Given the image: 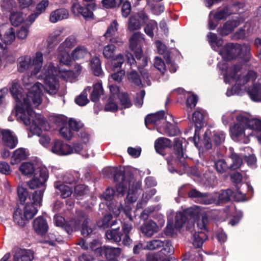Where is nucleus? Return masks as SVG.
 <instances>
[{
  "mask_svg": "<svg viewBox=\"0 0 261 261\" xmlns=\"http://www.w3.org/2000/svg\"><path fill=\"white\" fill-rule=\"evenodd\" d=\"M31 57L28 56L21 57L18 59V70L20 72H23L31 68Z\"/></svg>",
  "mask_w": 261,
  "mask_h": 261,
  "instance_id": "obj_30",
  "label": "nucleus"
},
{
  "mask_svg": "<svg viewBox=\"0 0 261 261\" xmlns=\"http://www.w3.org/2000/svg\"><path fill=\"white\" fill-rule=\"evenodd\" d=\"M147 5L149 6L150 10L154 15H159L164 11L165 8L163 5H158L154 6L152 4H150L149 2L147 3Z\"/></svg>",
  "mask_w": 261,
  "mask_h": 261,
  "instance_id": "obj_58",
  "label": "nucleus"
},
{
  "mask_svg": "<svg viewBox=\"0 0 261 261\" xmlns=\"http://www.w3.org/2000/svg\"><path fill=\"white\" fill-rule=\"evenodd\" d=\"M241 45L239 44L230 43L224 46L219 54L222 58L226 61H230L238 57L242 52Z\"/></svg>",
  "mask_w": 261,
  "mask_h": 261,
  "instance_id": "obj_11",
  "label": "nucleus"
},
{
  "mask_svg": "<svg viewBox=\"0 0 261 261\" xmlns=\"http://www.w3.org/2000/svg\"><path fill=\"white\" fill-rule=\"evenodd\" d=\"M165 245L164 241L160 240H153L146 242V245L144 247L145 250H153L159 249Z\"/></svg>",
  "mask_w": 261,
  "mask_h": 261,
  "instance_id": "obj_41",
  "label": "nucleus"
},
{
  "mask_svg": "<svg viewBox=\"0 0 261 261\" xmlns=\"http://www.w3.org/2000/svg\"><path fill=\"white\" fill-rule=\"evenodd\" d=\"M237 122L230 127L232 135L239 137L243 133L245 128V118L243 115H238L237 117Z\"/></svg>",
  "mask_w": 261,
  "mask_h": 261,
  "instance_id": "obj_23",
  "label": "nucleus"
},
{
  "mask_svg": "<svg viewBox=\"0 0 261 261\" xmlns=\"http://www.w3.org/2000/svg\"><path fill=\"white\" fill-rule=\"evenodd\" d=\"M232 193L233 192L230 189L222 191L219 194V200L222 202L228 201L230 199Z\"/></svg>",
  "mask_w": 261,
  "mask_h": 261,
  "instance_id": "obj_60",
  "label": "nucleus"
},
{
  "mask_svg": "<svg viewBox=\"0 0 261 261\" xmlns=\"http://www.w3.org/2000/svg\"><path fill=\"white\" fill-rule=\"evenodd\" d=\"M48 178V172L45 168H40L39 173H36L34 177L27 182V185L31 189L41 188Z\"/></svg>",
  "mask_w": 261,
  "mask_h": 261,
  "instance_id": "obj_13",
  "label": "nucleus"
},
{
  "mask_svg": "<svg viewBox=\"0 0 261 261\" xmlns=\"http://www.w3.org/2000/svg\"><path fill=\"white\" fill-rule=\"evenodd\" d=\"M113 170L115 172L114 180L119 182L116 186L117 192L123 195L128 187L127 200L130 203L136 201L140 191L141 183L136 181L131 175H124L120 171Z\"/></svg>",
  "mask_w": 261,
  "mask_h": 261,
  "instance_id": "obj_3",
  "label": "nucleus"
},
{
  "mask_svg": "<svg viewBox=\"0 0 261 261\" xmlns=\"http://www.w3.org/2000/svg\"><path fill=\"white\" fill-rule=\"evenodd\" d=\"M123 0H102V4L106 8H113L119 6Z\"/></svg>",
  "mask_w": 261,
  "mask_h": 261,
  "instance_id": "obj_56",
  "label": "nucleus"
},
{
  "mask_svg": "<svg viewBox=\"0 0 261 261\" xmlns=\"http://www.w3.org/2000/svg\"><path fill=\"white\" fill-rule=\"evenodd\" d=\"M43 86L36 83L31 87L28 94L22 93V89L18 83L14 82L10 89L11 93L17 103L16 115L26 125H30V130L34 134L40 135L41 129L48 130L50 126L43 116L31 111V107H37L42 102Z\"/></svg>",
  "mask_w": 261,
  "mask_h": 261,
  "instance_id": "obj_1",
  "label": "nucleus"
},
{
  "mask_svg": "<svg viewBox=\"0 0 261 261\" xmlns=\"http://www.w3.org/2000/svg\"><path fill=\"white\" fill-rule=\"evenodd\" d=\"M31 75L34 76L37 79H43L44 74L43 72V68L40 72L42 66L43 58V54L40 51H37L31 57Z\"/></svg>",
  "mask_w": 261,
  "mask_h": 261,
  "instance_id": "obj_10",
  "label": "nucleus"
},
{
  "mask_svg": "<svg viewBox=\"0 0 261 261\" xmlns=\"http://www.w3.org/2000/svg\"><path fill=\"white\" fill-rule=\"evenodd\" d=\"M0 133L4 145L10 149H13L16 146L18 139L13 132L9 129H2Z\"/></svg>",
  "mask_w": 261,
  "mask_h": 261,
  "instance_id": "obj_15",
  "label": "nucleus"
},
{
  "mask_svg": "<svg viewBox=\"0 0 261 261\" xmlns=\"http://www.w3.org/2000/svg\"><path fill=\"white\" fill-rule=\"evenodd\" d=\"M247 151L249 155H246V163L247 165L251 168H255L256 166V158L254 154L252 153V149L251 148L246 147V152Z\"/></svg>",
  "mask_w": 261,
  "mask_h": 261,
  "instance_id": "obj_44",
  "label": "nucleus"
},
{
  "mask_svg": "<svg viewBox=\"0 0 261 261\" xmlns=\"http://www.w3.org/2000/svg\"><path fill=\"white\" fill-rule=\"evenodd\" d=\"M188 196L195 199L196 202L203 204H212L216 201L215 198L210 194L202 193L195 189L188 192Z\"/></svg>",
  "mask_w": 261,
  "mask_h": 261,
  "instance_id": "obj_14",
  "label": "nucleus"
},
{
  "mask_svg": "<svg viewBox=\"0 0 261 261\" xmlns=\"http://www.w3.org/2000/svg\"><path fill=\"white\" fill-rule=\"evenodd\" d=\"M21 173L24 175H29L34 172V166L33 164L26 162L22 163L19 168Z\"/></svg>",
  "mask_w": 261,
  "mask_h": 261,
  "instance_id": "obj_48",
  "label": "nucleus"
},
{
  "mask_svg": "<svg viewBox=\"0 0 261 261\" xmlns=\"http://www.w3.org/2000/svg\"><path fill=\"white\" fill-rule=\"evenodd\" d=\"M230 14L227 8H225L217 11L214 14V18L217 20H221L225 18Z\"/></svg>",
  "mask_w": 261,
  "mask_h": 261,
  "instance_id": "obj_59",
  "label": "nucleus"
},
{
  "mask_svg": "<svg viewBox=\"0 0 261 261\" xmlns=\"http://www.w3.org/2000/svg\"><path fill=\"white\" fill-rule=\"evenodd\" d=\"M68 17V12L66 9H60L53 12L50 15V21L55 23L58 21L66 19Z\"/></svg>",
  "mask_w": 261,
  "mask_h": 261,
  "instance_id": "obj_28",
  "label": "nucleus"
},
{
  "mask_svg": "<svg viewBox=\"0 0 261 261\" xmlns=\"http://www.w3.org/2000/svg\"><path fill=\"white\" fill-rule=\"evenodd\" d=\"M247 94L251 100L255 102H261V84L256 83L249 87Z\"/></svg>",
  "mask_w": 261,
  "mask_h": 261,
  "instance_id": "obj_24",
  "label": "nucleus"
},
{
  "mask_svg": "<svg viewBox=\"0 0 261 261\" xmlns=\"http://www.w3.org/2000/svg\"><path fill=\"white\" fill-rule=\"evenodd\" d=\"M215 168L217 172L220 173H223L229 169V166L224 160H219L216 162Z\"/></svg>",
  "mask_w": 261,
  "mask_h": 261,
  "instance_id": "obj_53",
  "label": "nucleus"
},
{
  "mask_svg": "<svg viewBox=\"0 0 261 261\" xmlns=\"http://www.w3.org/2000/svg\"><path fill=\"white\" fill-rule=\"evenodd\" d=\"M127 77L129 81L133 82L136 85L140 86L142 84L139 75L135 70L132 71L128 73Z\"/></svg>",
  "mask_w": 261,
  "mask_h": 261,
  "instance_id": "obj_55",
  "label": "nucleus"
},
{
  "mask_svg": "<svg viewBox=\"0 0 261 261\" xmlns=\"http://www.w3.org/2000/svg\"><path fill=\"white\" fill-rule=\"evenodd\" d=\"M118 23L117 20H113L108 27L107 30L105 34L106 38L112 37L115 36L117 32L118 29Z\"/></svg>",
  "mask_w": 261,
  "mask_h": 261,
  "instance_id": "obj_49",
  "label": "nucleus"
},
{
  "mask_svg": "<svg viewBox=\"0 0 261 261\" xmlns=\"http://www.w3.org/2000/svg\"><path fill=\"white\" fill-rule=\"evenodd\" d=\"M96 253L100 255H104L108 259L111 260L120 255L121 249L119 247L103 246L96 249Z\"/></svg>",
  "mask_w": 261,
  "mask_h": 261,
  "instance_id": "obj_17",
  "label": "nucleus"
},
{
  "mask_svg": "<svg viewBox=\"0 0 261 261\" xmlns=\"http://www.w3.org/2000/svg\"><path fill=\"white\" fill-rule=\"evenodd\" d=\"M27 153L25 149L23 148H19L15 150L11 158L10 163L11 165H16L24 160L27 158Z\"/></svg>",
  "mask_w": 261,
  "mask_h": 261,
  "instance_id": "obj_25",
  "label": "nucleus"
},
{
  "mask_svg": "<svg viewBox=\"0 0 261 261\" xmlns=\"http://www.w3.org/2000/svg\"><path fill=\"white\" fill-rule=\"evenodd\" d=\"M121 236L116 229L109 230L106 233V236L108 240L115 242H119L121 241Z\"/></svg>",
  "mask_w": 261,
  "mask_h": 261,
  "instance_id": "obj_47",
  "label": "nucleus"
},
{
  "mask_svg": "<svg viewBox=\"0 0 261 261\" xmlns=\"http://www.w3.org/2000/svg\"><path fill=\"white\" fill-rule=\"evenodd\" d=\"M141 230L146 237H151L159 231L160 228L156 223L151 220H149L143 224L141 227Z\"/></svg>",
  "mask_w": 261,
  "mask_h": 261,
  "instance_id": "obj_19",
  "label": "nucleus"
},
{
  "mask_svg": "<svg viewBox=\"0 0 261 261\" xmlns=\"http://www.w3.org/2000/svg\"><path fill=\"white\" fill-rule=\"evenodd\" d=\"M90 55L89 51L83 46H78L71 53V56L74 60L88 58Z\"/></svg>",
  "mask_w": 261,
  "mask_h": 261,
  "instance_id": "obj_26",
  "label": "nucleus"
},
{
  "mask_svg": "<svg viewBox=\"0 0 261 261\" xmlns=\"http://www.w3.org/2000/svg\"><path fill=\"white\" fill-rule=\"evenodd\" d=\"M120 105L122 108H128L132 105L128 95L126 93H121L119 94Z\"/></svg>",
  "mask_w": 261,
  "mask_h": 261,
  "instance_id": "obj_51",
  "label": "nucleus"
},
{
  "mask_svg": "<svg viewBox=\"0 0 261 261\" xmlns=\"http://www.w3.org/2000/svg\"><path fill=\"white\" fill-rule=\"evenodd\" d=\"M94 5L89 4L86 7H82L79 4H74L72 7V10L75 14H81L85 18H91L93 14L92 10Z\"/></svg>",
  "mask_w": 261,
  "mask_h": 261,
  "instance_id": "obj_20",
  "label": "nucleus"
},
{
  "mask_svg": "<svg viewBox=\"0 0 261 261\" xmlns=\"http://www.w3.org/2000/svg\"><path fill=\"white\" fill-rule=\"evenodd\" d=\"M164 112L163 111L149 114L145 118V122L146 124L147 123L158 124L161 120L164 119Z\"/></svg>",
  "mask_w": 261,
  "mask_h": 261,
  "instance_id": "obj_35",
  "label": "nucleus"
},
{
  "mask_svg": "<svg viewBox=\"0 0 261 261\" xmlns=\"http://www.w3.org/2000/svg\"><path fill=\"white\" fill-rule=\"evenodd\" d=\"M154 60V67L162 73H164L166 71V67L164 61L161 58L158 57H155Z\"/></svg>",
  "mask_w": 261,
  "mask_h": 261,
  "instance_id": "obj_63",
  "label": "nucleus"
},
{
  "mask_svg": "<svg viewBox=\"0 0 261 261\" xmlns=\"http://www.w3.org/2000/svg\"><path fill=\"white\" fill-rule=\"evenodd\" d=\"M33 227L34 231L40 235L45 234L48 228L46 221L42 217H38L34 220Z\"/></svg>",
  "mask_w": 261,
  "mask_h": 261,
  "instance_id": "obj_21",
  "label": "nucleus"
},
{
  "mask_svg": "<svg viewBox=\"0 0 261 261\" xmlns=\"http://www.w3.org/2000/svg\"><path fill=\"white\" fill-rule=\"evenodd\" d=\"M51 151L61 155H66L73 153V149L71 146L59 140L53 142Z\"/></svg>",
  "mask_w": 261,
  "mask_h": 261,
  "instance_id": "obj_16",
  "label": "nucleus"
},
{
  "mask_svg": "<svg viewBox=\"0 0 261 261\" xmlns=\"http://www.w3.org/2000/svg\"><path fill=\"white\" fill-rule=\"evenodd\" d=\"M103 89L102 88V82L99 81L93 86V91L91 94V100L93 101H96L99 100L100 96L103 94Z\"/></svg>",
  "mask_w": 261,
  "mask_h": 261,
  "instance_id": "obj_31",
  "label": "nucleus"
},
{
  "mask_svg": "<svg viewBox=\"0 0 261 261\" xmlns=\"http://www.w3.org/2000/svg\"><path fill=\"white\" fill-rule=\"evenodd\" d=\"M115 98H113L112 96L109 98V101L106 105L105 110L106 111L115 112L118 110V106L116 102L114 101Z\"/></svg>",
  "mask_w": 261,
  "mask_h": 261,
  "instance_id": "obj_57",
  "label": "nucleus"
},
{
  "mask_svg": "<svg viewBox=\"0 0 261 261\" xmlns=\"http://www.w3.org/2000/svg\"><path fill=\"white\" fill-rule=\"evenodd\" d=\"M62 50V51H61L59 48H58V59L60 63L65 65H69L71 62V59L69 53V51L63 49Z\"/></svg>",
  "mask_w": 261,
  "mask_h": 261,
  "instance_id": "obj_37",
  "label": "nucleus"
},
{
  "mask_svg": "<svg viewBox=\"0 0 261 261\" xmlns=\"http://www.w3.org/2000/svg\"><path fill=\"white\" fill-rule=\"evenodd\" d=\"M229 159L231 163L228 166L229 169L231 170L238 169L243 165L242 158L235 152H231Z\"/></svg>",
  "mask_w": 261,
  "mask_h": 261,
  "instance_id": "obj_32",
  "label": "nucleus"
},
{
  "mask_svg": "<svg viewBox=\"0 0 261 261\" xmlns=\"http://www.w3.org/2000/svg\"><path fill=\"white\" fill-rule=\"evenodd\" d=\"M61 33L59 31L52 33L48 37L47 41L49 44H58L61 41L62 38L60 37Z\"/></svg>",
  "mask_w": 261,
  "mask_h": 261,
  "instance_id": "obj_64",
  "label": "nucleus"
},
{
  "mask_svg": "<svg viewBox=\"0 0 261 261\" xmlns=\"http://www.w3.org/2000/svg\"><path fill=\"white\" fill-rule=\"evenodd\" d=\"M144 36L141 32L134 33L129 38V48L135 54L137 60H141L144 65H147V59L142 56V44L145 42Z\"/></svg>",
  "mask_w": 261,
  "mask_h": 261,
  "instance_id": "obj_5",
  "label": "nucleus"
},
{
  "mask_svg": "<svg viewBox=\"0 0 261 261\" xmlns=\"http://www.w3.org/2000/svg\"><path fill=\"white\" fill-rule=\"evenodd\" d=\"M91 90L90 87H87L82 93L75 100V102L81 106H85L88 102L87 98V92H89Z\"/></svg>",
  "mask_w": 261,
  "mask_h": 261,
  "instance_id": "obj_45",
  "label": "nucleus"
},
{
  "mask_svg": "<svg viewBox=\"0 0 261 261\" xmlns=\"http://www.w3.org/2000/svg\"><path fill=\"white\" fill-rule=\"evenodd\" d=\"M125 56L127 60V62L130 65H132L134 64L135 63L138 64V68L139 70V71L142 76V77L144 79V80L146 81L147 84L148 85H150L151 84L150 81V73L149 71L143 68H141V66H144L146 65H144L143 63V62L142 61H136L134 58L133 57V55L128 53L126 52L125 54Z\"/></svg>",
  "mask_w": 261,
  "mask_h": 261,
  "instance_id": "obj_18",
  "label": "nucleus"
},
{
  "mask_svg": "<svg viewBox=\"0 0 261 261\" xmlns=\"http://www.w3.org/2000/svg\"><path fill=\"white\" fill-rule=\"evenodd\" d=\"M124 61V58L122 55H117L112 62V66L114 70L121 67Z\"/></svg>",
  "mask_w": 261,
  "mask_h": 261,
  "instance_id": "obj_61",
  "label": "nucleus"
},
{
  "mask_svg": "<svg viewBox=\"0 0 261 261\" xmlns=\"http://www.w3.org/2000/svg\"><path fill=\"white\" fill-rule=\"evenodd\" d=\"M172 144L171 141L166 138H160L157 139L154 143V148L156 151L160 153L163 149L166 148H170Z\"/></svg>",
  "mask_w": 261,
  "mask_h": 261,
  "instance_id": "obj_34",
  "label": "nucleus"
},
{
  "mask_svg": "<svg viewBox=\"0 0 261 261\" xmlns=\"http://www.w3.org/2000/svg\"><path fill=\"white\" fill-rule=\"evenodd\" d=\"M195 217L191 208H189L183 213H178L175 216V228L180 229L186 226L188 230H190L194 226Z\"/></svg>",
  "mask_w": 261,
  "mask_h": 261,
  "instance_id": "obj_6",
  "label": "nucleus"
},
{
  "mask_svg": "<svg viewBox=\"0 0 261 261\" xmlns=\"http://www.w3.org/2000/svg\"><path fill=\"white\" fill-rule=\"evenodd\" d=\"M175 154L178 159L177 165L180 167H182L183 170H186L187 166L186 162L187 157L184 156L181 145H180V147L176 151Z\"/></svg>",
  "mask_w": 261,
  "mask_h": 261,
  "instance_id": "obj_43",
  "label": "nucleus"
},
{
  "mask_svg": "<svg viewBox=\"0 0 261 261\" xmlns=\"http://www.w3.org/2000/svg\"><path fill=\"white\" fill-rule=\"evenodd\" d=\"M250 46L246 45V70L248 68L247 73L246 74V83L256 80L257 74L254 70L258 67V63L255 60L250 53Z\"/></svg>",
  "mask_w": 261,
  "mask_h": 261,
  "instance_id": "obj_7",
  "label": "nucleus"
},
{
  "mask_svg": "<svg viewBox=\"0 0 261 261\" xmlns=\"http://www.w3.org/2000/svg\"><path fill=\"white\" fill-rule=\"evenodd\" d=\"M90 66L94 75L102 76L103 73L101 67L100 60L98 57H94L91 59Z\"/></svg>",
  "mask_w": 261,
  "mask_h": 261,
  "instance_id": "obj_29",
  "label": "nucleus"
},
{
  "mask_svg": "<svg viewBox=\"0 0 261 261\" xmlns=\"http://www.w3.org/2000/svg\"><path fill=\"white\" fill-rule=\"evenodd\" d=\"M44 83L46 91L50 94H56L59 89L58 77L67 81L72 75L70 70H60L52 63H48L43 67Z\"/></svg>",
  "mask_w": 261,
  "mask_h": 261,
  "instance_id": "obj_4",
  "label": "nucleus"
},
{
  "mask_svg": "<svg viewBox=\"0 0 261 261\" xmlns=\"http://www.w3.org/2000/svg\"><path fill=\"white\" fill-rule=\"evenodd\" d=\"M80 222H82V234L84 236H87L90 234L92 231V228L89 226L88 221V217L86 213L82 212L80 217Z\"/></svg>",
  "mask_w": 261,
  "mask_h": 261,
  "instance_id": "obj_33",
  "label": "nucleus"
},
{
  "mask_svg": "<svg viewBox=\"0 0 261 261\" xmlns=\"http://www.w3.org/2000/svg\"><path fill=\"white\" fill-rule=\"evenodd\" d=\"M44 189L34 191L29 194L26 188L18 186V196L21 203H25L23 210L15 209L13 213L14 222L20 226H24L26 222L32 219L38 212V207L41 205Z\"/></svg>",
  "mask_w": 261,
  "mask_h": 261,
  "instance_id": "obj_2",
  "label": "nucleus"
},
{
  "mask_svg": "<svg viewBox=\"0 0 261 261\" xmlns=\"http://www.w3.org/2000/svg\"><path fill=\"white\" fill-rule=\"evenodd\" d=\"M148 16L143 10L131 15L128 20L127 30L130 32L140 30L143 23L148 20Z\"/></svg>",
  "mask_w": 261,
  "mask_h": 261,
  "instance_id": "obj_8",
  "label": "nucleus"
},
{
  "mask_svg": "<svg viewBox=\"0 0 261 261\" xmlns=\"http://www.w3.org/2000/svg\"><path fill=\"white\" fill-rule=\"evenodd\" d=\"M76 44V40L75 38L71 36L67 37L64 41L60 44L58 48H59L61 51H62V49H63L69 51L70 49L74 46Z\"/></svg>",
  "mask_w": 261,
  "mask_h": 261,
  "instance_id": "obj_38",
  "label": "nucleus"
},
{
  "mask_svg": "<svg viewBox=\"0 0 261 261\" xmlns=\"http://www.w3.org/2000/svg\"><path fill=\"white\" fill-rule=\"evenodd\" d=\"M34 259V253L30 250L20 249L14 255V261H32Z\"/></svg>",
  "mask_w": 261,
  "mask_h": 261,
  "instance_id": "obj_22",
  "label": "nucleus"
},
{
  "mask_svg": "<svg viewBox=\"0 0 261 261\" xmlns=\"http://www.w3.org/2000/svg\"><path fill=\"white\" fill-rule=\"evenodd\" d=\"M55 187L56 189V193L62 198H66L69 197L72 193V189L68 186L63 184L60 182L55 183Z\"/></svg>",
  "mask_w": 261,
  "mask_h": 261,
  "instance_id": "obj_27",
  "label": "nucleus"
},
{
  "mask_svg": "<svg viewBox=\"0 0 261 261\" xmlns=\"http://www.w3.org/2000/svg\"><path fill=\"white\" fill-rule=\"evenodd\" d=\"M233 29V22L227 21L226 22L222 28L221 29L220 33L222 35H227L232 32Z\"/></svg>",
  "mask_w": 261,
  "mask_h": 261,
  "instance_id": "obj_62",
  "label": "nucleus"
},
{
  "mask_svg": "<svg viewBox=\"0 0 261 261\" xmlns=\"http://www.w3.org/2000/svg\"><path fill=\"white\" fill-rule=\"evenodd\" d=\"M261 131V120L257 118L248 119L246 117V128Z\"/></svg>",
  "mask_w": 261,
  "mask_h": 261,
  "instance_id": "obj_39",
  "label": "nucleus"
},
{
  "mask_svg": "<svg viewBox=\"0 0 261 261\" xmlns=\"http://www.w3.org/2000/svg\"><path fill=\"white\" fill-rule=\"evenodd\" d=\"M225 134L222 131H215L213 133V140L216 145H219L224 141Z\"/></svg>",
  "mask_w": 261,
  "mask_h": 261,
  "instance_id": "obj_54",
  "label": "nucleus"
},
{
  "mask_svg": "<svg viewBox=\"0 0 261 261\" xmlns=\"http://www.w3.org/2000/svg\"><path fill=\"white\" fill-rule=\"evenodd\" d=\"M111 209L113 211L114 214L117 217L119 216L120 212V210H122L124 212L126 216L130 220H132V217L131 213H130V210L132 209V207H131L130 204L126 205L125 207L124 208H122L121 204H118L117 205H116L115 206V207H113V205H111Z\"/></svg>",
  "mask_w": 261,
  "mask_h": 261,
  "instance_id": "obj_36",
  "label": "nucleus"
},
{
  "mask_svg": "<svg viewBox=\"0 0 261 261\" xmlns=\"http://www.w3.org/2000/svg\"><path fill=\"white\" fill-rule=\"evenodd\" d=\"M14 29L10 25L1 26L0 28V48L4 49L5 47L2 44H11L15 39Z\"/></svg>",
  "mask_w": 261,
  "mask_h": 261,
  "instance_id": "obj_12",
  "label": "nucleus"
},
{
  "mask_svg": "<svg viewBox=\"0 0 261 261\" xmlns=\"http://www.w3.org/2000/svg\"><path fill=\"white\" fill-rule=\"evenodd\" d=\"M206 239L207 236L205 232L199 231L194 234L193 244L196 247L199 248Z\"/></svg>",
  "mask_w": 261,
  "mask_h": 261,
  "instance_id": "obj_40",
  "label": "nucleus"
},
{
  "mask_svg": "<svg viewBox=\"0 0 261 261\" xmlns=\"http://www.w3.org/2000/svg\"><path fill=\"white\" fill-rule=\"evenodd\" d=\"M24 19L23 14L19 12H13L10 17V20L14 25H18L23 21Z\"/></svg>",
  "mask_w": 261,
  "mask_h": 261,
  "instance_id": "obj_50",
  "label": "nucleus"
},
{
  "mask_svg": "<svg viewBox=\"0 0 261 261\" xmlns=\"http://www.w3.org/2000/svg\"><path fill=\"white\" fill-rule=\"evenodd\" d=\"M230 76L236 81V85L232 89L236 92L238 89L243 90L245 83V75H244L242 65L241 64H236L230 68Z\"/></svg>",
  "mask_w": 261,
  "mask_h": 261,
  "instance_id": "obj_9",
  "label": "nucleus"
},
{
  "mask_svg": "<svg viewBox=\"0 0 261 261\" xmlns=\"http://www.w3.org/2000/svg\"><path fill=\"white\" fill-rule=\"evenodd\" d=\"M204 112L203 111H196L193 114V120L197 127H201L203 123Z\"/></svg>",
  "mask_w": 261,
  "mask_h": 261,
  "instance_id": "obj_46",
  "label": "nucleus"
},
{
  "mask_svg": "<svg viewBox=\"0 0 261 261\" xmlns=\"http://www.w3.org/2000/svg\"><path fill=\"white\" fill-rule=\"evenodd\" d=\"M158 30L157 22L154 20H149L144 28L145 33L149 37H153L154 32Z\"/></svg>",
  "mask_w": 261,
  "mask_h": 261,
  "instance_id": "obj_42",
  "label": "nucleus"
},
{
  "mask_svg": "<svg viewBox=\"0 0 261 261\" xmlns=\"http://www.w3.org/2000/svg\"><path fill=\"white\" fill-rule=\"evenodd\" d=\"M116 47L113 44H108L103 49V55L106 58H111L114 55Z\"/></svg>",
  "mask_w": 261,
  "mask_h": 261,
  "instance_id": "obj_52",
  "label": "nucleus"
}]
</instances>
